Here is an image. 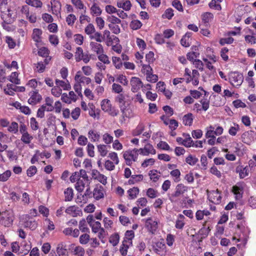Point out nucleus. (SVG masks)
<instances>
[{"label":"nucleus","mask_w":256,"mask_h":256,"mask_svg":"<svg viewBox=\"0 0 256 256\" xmlns=\"http://www.w3.org/2000/svg\"><path fill=\"white\" fill-rule=\"evenodd\" d=\"M250 168V166H246L240 171V178H244L248 176Z\"/></svg>","instance_id":"e2e57ef3"},{"label":"nucleus","mask_w":256,"mask_h":256,"mask_svg":"<svg viewBox=\"0 0 256 256\" xmlns=\"http://www.w3.org/2000/svg\"><path fill=\"white\" fill-rule=\"evenodd\" d=\"M186 162L188 164H189L191 166H194L198 162V158H196L195 156H192V155H189L186 158Z\"/></svg>","instance_id":"49530a36"},{"label":"nucleus","mask_w":256,"mask_h":256,"mask_svg":"<svg viewBox=\"0 0 256 256\" xmlns=\"http://www.w3.org/2000/svg\"><path fill=\"white\" fill-rule=\"evenodd\" d=\"M128 194L129 199H134L139 193V188L138 187H134L128 190Z\"/></svg>","instance_id":"a878e982"},{"label":"nucleus","mask_w":256,"mask_h":256,"mask_svg":"<svg viewBox=\"0 0 256 256\" xmlns=\"http://www.w3.org/2000/svg\"><path fill=\"white\" fill-rule=\"evenodd\" d=\"M79 228L82 232H89L90 230L87 227L85 219L82 220L79 222Z\"/></svg>","instance_id":"a19ab883"},{"label":"nucleus","mask_w":256,"mask_h":256,"mask_svg":"<svg viewBox=\"0 0 256 256\" xmlns=\"http://www.w3.org/2000/svg\"><path fill=\"white\" fill-rule=\"evenodd\" d=\"M98 149L102 156L104 157L106 155L108 150H106V145L99 144L98 146Z\"/></svg>","instance_id":"603ef678"},{"label":"nucleus","mask_w":256,"mask_h":256,"mask_svg":"<svg viewBox=\"0 0 256 256\" xmlns=\"http://www.w3.org/2000/svg\"><path fill=\"white\" fill-rule=\"evenodd\" d=\"M42 34V32L40 29L34 28L33 30L32 38L34 41L38 42L40 40V36Z\"/></svg>","instance_id":"c85d7f7f"},{"label":"nucleus","mask_w":256,"mask_h":256,"mask_svg":"<svg viewBox=\"0 0 256 256\" xmlns=\"http://www.w3.org/2000/svg\"><path fill=\"white\" fill-rule=\"evenodd\" d=\"M74 80L76 82L80 83L86 82L88 84L91 82V79L90 78L82 76V72L80 71H78L76 72L74 76Z\"/></svg>","instance_id":"dca6fc26"},{"label":"nucleus","mask_w":256,"mask_h":256,"mask_svg":"<svg viewBox=\"0 0 256 256\" xmlns=\"http://www.w3.org/2000/svg\"><path fill=\"white\" fill-rule=\"evenodd\" d=\"M52 4V14L56 15L58 17L60 16V10L62 5L60 2L57 0H52L50 2Z\"/></svg>","instance_id":"9b49d317"},{"label":"nucleus","mask_w":256,"mask_h":256,"mask_svg":"<svg viewBox=\"0 0 256 256\" xmlns=\"http://www.w3.org/2000/svg\"><path fill=\"white\" fill-rule=\"evenodd\" d=\"M49 53V50L46 47L40 48L38 51V54L44 58L48 57Z\"/></svg>","instance_id":"3c124183"},{"label":"nucleus","mask_w":256,"mask_h":256,"mask_svg":"<svg viewBox=\"0 0 256 256\" xmlns=\"http://www.w3.org/2000/svg\"><path fill=\"white\" fill-rule=\"evenodd\" d=\"M24 226L34 230L37 227V224L34 220H27L24 222Z\"/></svg>","instance_id":"ea45409f"},{"label":"nucleus","mask_w":256,"mask_h":256,"mask_svg":"<svg viewBox=\"0 0 256 256\" xmlns=\"http://www.w3.org/2000/svg\"><path fill=\"white\" fill-rule=\"evenodd\" d=\"M18 125L16 122H12L8 128V130L10 132L16 134L18 132Z\"/></svg>","instance_id":"bf43d9fd"},{"label":"nucleus","mask_w":256,"mask_h":256,"mask_svg":"<svg viewBox=\"0 0 256 256\" xmlns=\"http://www.w3.org/2000/svg\"><path fill=\"white\" fill-rule=\"evenodd\" d=\"M66 212L73 217L77 216L80 214H82V211L79 210V208L76 206H69L66 210Z\"/></svg>","instance_id":"f3484780"},{"label":"nucleus","mask_w":256,"mask_h":256,"mask_svg":"<svg viewBox=\"0 0 256 256\" xmlns=\"http://www.w3.org/2000/svg\"><path fill=\"white\" fill-rule=\"evenodd\" d=\"M85 186V184L84 180L80 178H78L75 185L76 189L78 192H82L83 191Z\"/></svg>","instance_id":"4c0bfd02"},{"label":"nucleus","mask_w":256,"mask_h":256,"mask_svg":"<svg viewBox=\"0 0 256 256\" xmlns=\"http://www.w3.org/2000/svg\"><path fill=\"white\" fill-rule=\"evenodd\" d=\"M192 33L190 32H186L180 40L181 44L184 47H188L190 44V36Z\"/></svg>","instance_id":"412c9836"},{"label":"nucleus","mask_w":256,"mask_h":256,"mask_svg":"<svg viewBox=\"0 0 256 256\" xmlns=\"http://www.w3.org/2000/svg\"><path fill=\"white\" fill-rule=\"evenodd\" d=\"M90 240V236L87 234L81 235L80 237V242L81 244H86Z\"/></svg>","instance_id":"0e129e2a"},{"label":"nucleus","mask_w":256,"mask_h":256,"mask_svg":"<svg viewBox=\"0 0 256 256\" xmlns=\"http://www.w3.org/2000/svg\"><path fill=\"white\" fill-rule=\"evenodd\" d=\"M14 221V216L12 212L4 211L0 216V224L5 227H10Z\"/></svg>","instance_id":"f03ea898"},{"label":"nucleus","mask_w":256,"mask_h":256,"mask_svg":"<svg viewBox=\"0 0 256 256\" xmlns=\"http://www.w3.org/2000/svg\"><path fill=\"white\" fill-rule=\"evenodd\" d=\"M243 80L242 74L238 72H232L228 74V80L234 86H240L243 82Z\"/></svg>","instance_id":"7ed1b4c3"},{"label":"nucleus","mask_w":256,"mask_h":256,"mask_svg":"<svg viewBox=\"0 0 256 256\" xmlns=\"http://www.w3.org/2000/svg\"><path fill=\"white\" fill-rule=\"evenodd\" d=\"M26 3L36 8H41L42 5V3L40 0H26Z\"/></svg>","instance_id":"2f4dec72"},{"label":"nucleus","mask_w":256,"mask_h":256,"mask_svg":"<svg viewBox=\"0 0 256 256\" xmlns=\"http://www.w3.org/2000/svg\"><path fill=\"white\" fill-rule=\"evenodd\" d=\"M83 50L82 48L78 47L76 48V52L75 53V58L77 62L82 60V57L84 54Z\"/></svg>","instance_id":"37998d69"},{"label":"nucleus","mask_w":256,"mask_h":256,"mask_svg":"<svg viewBox=\"0 0 256 256\" xmlns=\"http://www.w3.org/2000/svg\"><path fill=\"white\" fill-rule=\"evenodd\" d=\"M80 108H76L72 110L71 112L72 117L74 120H76L80 116Z\"/></svg>","instance_id":"338daca9"},{"label":"nucleus","mask_w":256,"mask_h":256,"mask_svg":"<svg viewBox=\"0 0 256 256\" xmlns=\"http://www.w3.org/2000/svg\"><path fill=\"white\" fill-rule=\"evenodd\" d=\"M90 226L92 228V232L96 234L102 228L101 224L99 222H95L93 224H90Z\"/></svg>","instance_id":"a18cd8bd"},{"label":"nucleus","mask_w":256,"mask_h":256,"mask_svg":"<svg viewBox=\"0 0 256 256\" xmlns=\"http://www.w3.org/2000/svg\"><path fill=\"white\" fill-rule=\"evenodd\" d=\"M117 6L119 8H122L123 10L128 11L130 10L132 4L130 0H127L124 2H117Z\"/></svg>","instance_id":"b1692460"},{"label":"nucleus","mask_w":256,"mask_h":256,"mask_svg":"<svg viewBox=\"0 0 256 256\" xmlns=\"http://www.w3.org/2000/svg\"><path fill=\"white\" fill-rule=\"evenodd\" d=\"M194 116L192 113L185 114L182 118L183 124L185 126H190L192 124Z\"/></svg>","instance_id":"5701e85b"},{"label":"nucleus","mask_w":256,"mask_h":256,"mask_svg":"<svg viewBox=\"0 0 256 256\" xmlns=\"http://www.w3.org/2000/svg\"><path fill=\"white\" fill-rule=\"evenodd\" d=\"M138 152L144 156H147L149 154H154L156 153V150L150 144H146L144 148L138 149Z\"/></svg>","instance_id":"4468645a"},{"label":"nucleus","mask_w":256,"mask_h":256,"mask_svg":"<svg viewBox=\"0 0 256 256\" xmlns=\"http://www.w3.org/2000/svg\"><path fill=\"white\" fill-rule=\"evenodd\" d=\"M188 187L182 184H178L176 187V191L168 194V198L172 202H178V198L181 195H182L185 192H187Z\"/></svg>","instance_id":"f257e3e1"},{"label":"nucleus","mask_w":256,"mask_h":256,"mask_svg":"<svg viewBox=\"0 0 256 256\" xmlns=\"http://www.w3.org/2000/svg\"><path fill=\"white\" fill-rule=\"evenodd\" d=\"M91 50L99 55L104 52L103 46L98 42H91L90 44Z\"/></svg>","instance_id":"9d476101"},{"label":"nucleus","mask_w":256,"mask_h":256,"mask_svg":"<svg viewBox=\"0 0 256 256\" xmlns=\"http://www.w3.org/2000/svg\"><path fill=\"white\" fill-rule=\"evenodd\" d=\"M174 14L173 10L172 8H168L165 10L164 14L162 15V17L170 20L174 16Z\"/></svg>","instance_id":"052dcab7"},{"label":"nucleus","mask_w":256,"mask_h":256,"mask_svg":"<svg viewBox=\"0 0 256 256\" xmlns=\"http://www.w3.org/2000/svg\"><path fill=\"white\" fill-rule=\"evenodd\" d=\"M134 237V232L132 230H127L125 233L124 239L128 243H132L131 240Z\"/></svg>","instance_id":"69168bd1"},{"label":"nucleus","mask_w":256,"mask_h":256,"mask_svg":"<svg viewBox=\"0 0 256 256\" xmlns=\"http://www.w3.org/2000/svg\"><path fill=\"white\" fill-rule=\"evenodd\" d=\"M72 252L74 255L80 256L84 254V248L82 246H77L74 248Z\"/></svg>","instance_id":"09e8293b"},{"label":"nucleus","mask_w":256,"mask_h":256,"mask_svg":"<svg viewBox=\"0 0 256 256\" xmlns=\"http://www.w3.org/2000/svg\"><path fill=\"white\" fill-rule=\"evenodd\" d=\"M71 2L78 9L82 10L84 8L86 9L81 0H71Z\"/></svg>","instance_id":"13d9d810"},{"label":"nucleus","mask_w":256,"mask_h":256,"mask_svg":"<svg viewBox=\"0 0 256 256\" xmlns=\"http://www.w3.org/2000/svg\"><path fill=\"white\" fill-rule=\"evenodd\" d=\"M240 126L238 124L234 123L233 126H231L228 130V134L232 136L236 134L237 132L240 130Z\"/></svg>","instance_id":"f704fd0d"},{"label":"nucleus","mask_w":256,"mask_h":256,"mask_svg":"<svg viewBox=\"0 0 256 256\" xmlns=\"http://www.w3.org/2000/svg\"><path fill=\"white\" fill-rule=\"evenodd\" d=\"M56 252L58 256H68V252L66 246L62 243L58 244L56 246Z\"/></svg>","instance_id":"6ab92c4d"},{"label":"nucleus","mask_w":256,"mask_h":256,"mask_svg":"<svg viewBox=\"0 0 256 256\" xmlns=\"http://www.w3.org/2000/svg\"><path fill=\"white\" fill-rule=\"evenodd\" d=\"M145 226L148 232L154 234L158 228V223L152 218H149L146 220Z\"/></svg>","instance_id":"6e6552de"},{"label":"nucleus","mask_w":256,"mask_h":256,"mask_svg":"<svg viewBox=\"0 0 256 256\" xmlns=\"http://www.w3.org/2000/svg\"><path fill=\"white\" fill-rule=\"evenodd\" d=\"M91 14L94 16H100L102 14V10L97 4L94 2L90 8Z\"/></svg>","instance_id":"7c9ffc66"},{"label":"nucleus","mask_w":256,"mask_h":256,"mask_svg":"<svg viewBox=\"0 0 256 256\" xmlns=\"http://www.w3.org/2000/svg\"><path fill=\"white\" fill-rule=\"evenodd\" d=\"M33 139L32 136L28 132L22 134L20 140L25 144H30Z\"/></svg>","instance_id":"473e14b6"},{"label":"nucleus","mask_w":256,"mask_h":256,"mask_svg":"<svg viewBox=\"0 0 256 256\" xmlns=\"http://www.w3.org/2000/svg\"><path fill=\"white\" fill-rule=\"evenodd\" d=\"M208 198L209 200L214 204H218L221 202L222 196L218 190L210 192Z\"/></svg>","instance_id":"0eeeda50"},{"label":"nucleus","mask_w":256,"mask_h":256,"mask_svg":"<svg viewBox=\"0 0 256 256\" xmlns=\"http://www.w3.org/2000/svg\"><path fill=\"white\" fill-rule=\"evenodd\" d=\"M214 15L211 12H206L202 15V19L204 24H208L213 19Z\"/></svg>","instance_id":"bb28decb"},{"label":"nucleus","mask_w":256,"mask_h":256,"mask_svg":"<svg viewBox=\"0 0 256 256\" xmlns=\"http://www.w3.org/2000/svg\"><path fill=\"white\" fill-rule=\"evenodd\" d=\"M132 91L134 92H137L143 86V84L138 78L132 77L130 80Z\"/></svg>","instance_id":"1a4fd4ad"},{"label":"nucleus","mask_w":256,"mask_h":256,"mask_svg":"<svg viewBox=\"0 0 256 256\" xmlns=\"http://www.w3.org/2000/svg\"><path fill=\"white\" fill-rule=\"evenodd\" d=\"M110 24H116L121 22V20L114 16H108L107 18Z\"/></svg>","instance_id":"5fc2aeb1"},{"label":"nucleus","mask_w":256,"mask_h":256,"mask_svg":"<svg viewBox=\"0 0 256 256\" xmlns=\"http://www.w3.org/2000/svg\"><path fill=\"white\" fill-rule=\"evenodd\" d=\"M10 12V9H7L6 12L1 13L0 17L4 24H10L12 22V14Z\"/></svg>","instance_id":"a211bd4d"},{"label":"nucleus","mask_w":256,"mask_h":256,"mask_svg":"<svg viewBox=\"0 0 256 256\" xmlns=\"http://www.w3.org/2000/svg\"><path fill=\"white\" fill-rule=\"evenodd\" d=\"M144 176L142 174L132 175L131 178L128 180V183L130 184H134L136 182L142 181Z\"/></svg>","instance_id":"cd10ccee"},{"label":"nucleus","mask_w":256,"mask_h":256,"mask_svg":"<svg viewBox=\"0 0 256 256\" xmlns=\"http://www.w3.org/2000/svg\"><path fill=\"white\" fill-rule=\"evenodd\" d=\"M142 22L138 20H132L130 24V28L133 30L140 29L142 26Z\"/></svg>","instance_id":"c9c22d12"},{"label":"nucleus","mask_w":256,"mask_h":256,"mask_svg":"<svg viewBox=\"0 0 256 256\" xmlns=\"http://www.w3.org/2000/svg\"><path fill=\"white\" fill-rule=\"evenodd\" d=\"M56 84L57 86V87H61L64 90H69L70 89L71 86L68 82L67 81V82L58 80H56Z\"/></svg>","instance_id":"393cba45"},{"label":"nucleus","mask_w":256,"mask_h":256,"mask_svg":"<svg viewBox=\"0 0 256 256\" xmlns=\"http://www.w3.org/2000/svg\"><path fill=\"white\" fill-rule=\"evenodd\" d=\"M101 107L104 111L108 112L111 116H115L118 114V110L116 109L114 107H112L110 100L108 99L102 100Z\"/></svg>","instance_id":"20e7f679"},{"label":"nucleus","mask_w":256,"mask_h":256,"mask_svg":"<svg viewBox=\"0 0 256 256\" xmlns=\"http://www.w3.org/2000/svg\"><path fill=\"white\" fill-rule=\"evenodd\" d=\"M142 72L143 74H146V76L152 72V69L149 64H142Z\"/></svg>","instance_id":"4d7b16f0"},{"label":"nucleus","mask_w":256,"mask_h":256,"mask_svg":"<svg viewBox=\"0 0 256 256\" xmlns=\"http://www.w3.org/2000/svg\"><path fill=\"white\" fill-rule=\"evenodd\" d=\"M88 136L92 142H98L100 138V134L95 130H90L88 132Z\"/></svg>","instance_id":"4be33fe9"},{"label":"nucleus","mask_w":256,"mask_h":256,"mask_svg":"<svg viewBox=\"0 0 256 256\" xmlns=\"http://www.w3.org/2000/svg\"><path fill=\"white\" fill-rule=\"evenodd\" d=\"M153 250L160 256H164L167 252L166 247L162 242H158L152 246Z\"/></svg>","instance_id":"423d86ee"},{"label":"nucleus","mask_w":256,"mask_h":256,"mask_svg":"<svg viewBox=\"0 0 256 256\" xmlns=\"http://www.w3.org/2000/svg\"><path fill=\"white\" fill-rule=\"evenodd\" d=\"M76 20V16L73 14H70L66 18V22L68 25L72 26Z\"/></svg>","instance_id":"774afa93"},{"label":"nucleus","mask_w":256,"mask_h":256,"mask_svg":"<svg viewBox=\"0 0 256 256\" xmlns=\"http://www.w3.org/2000/svg\"><path fill=\"white\" fill-rule=\"evenodd\" d=\"M30 126L32 130H36L38 129V124L34 118L30 119Z\"/></svg>","instance_id":"680f3d73"},{"label":"nucleus","mask_w":256,"mask_h":256,"mask_svg":"<svg viewBox=\"0 0 256 256\" xmlns=\"http://www.w3.org/2000/svg\"><path fill=\"white\" fill-rule=\"evenodd\" d=\"M10 80L16 84L20 83V80L18 78V74L16 72H12L10 76Z\"/></svg>","instance_id":"de8ad7c7"},{"label":"nucleus","mask_w":256,"mask_h":256,"mask_svg":"<svg viewBox=\"0 0 256 256\" xmlns=\"http://www.w3.org/2000/svg\"><path fill=\"white\" fill-rule=\"evenodd\" d=\"M6 42L8 44V48L10 49L14 48L16 46V42L10 36H6Z\"/></svg>","instance_id":"6e6d98bb"},{"label":"nucleus","mask_w":256,"mask_h":256,"mask_svg":"<svg viewBox=\"0 0 256 256\" xmlns=\"http://www.w3.org/2000/svg\"><path fill=\"white\" fill-rule=\"evenodd\" d=\"M127 242V240L124 239L120 249V252L123 256H125L127 254L128 249V246L126 244Z\"/></svg>","instance_id":"e433bc0d"},{"label":"nucleus","mask_w":256,"mask_h":256,"mask_svg":"<svg viewBox=\"0 0 256 256\" xmlns=\"http://www.w3.org/2000/svg\"><path fill=\"white\" fill-rule=\"evenodd\" d=\"M91 39H94L98 42H101L104 41V37L102 34L99 32H96L92 36H90Z\"/></svg>","instance_id":"864d4df0"},{"label":"nucleus","mask_w":256,"mask_h":256,"mask_svg":"<svg viewBox=\"0 0 256 256\" xmlns=\"http://www.w3.org/2000/svg\"><path fill=\"white\" fill-rule=\"evenodd\" d=\"M138 156V149L128 150L124 152L123 156L126 161V164L130 166L132 161H136Z\"/></svg>","instance_id":"39448f33"},{"label":"nucleus","mask_w":256,"mask_h":256,"mask_svg":"<svg viewBox=\"0 0 256 256\" xmlns=\"http://www.w3.org/2000/svg\"><path fill=\"white\" fill-rule=\"evenodd\" d=\"M232 191L235 195L236 200H240L242 198L243 188L242 186L238 185L234 186L232 187Z\"/></svg>","instance_id":"aec40b11"},{"label":"nucleus","mask_w":256,"mask_h":256,"mask_svg":"<svg viewBox=\"0 0 256 256\" xmlns=\"http://www.w3.org/2000/svg\"><path fill=\"white\" fill-rule=\"evenodd\" d=\"M125 99L126 98L124 95L122 94H119L116 97V101L120 104V109L121 112L124 116L125 115L124 110L126 108V106H125Z\"/></svg>","instance_id":"ddd939ff"},{"label":"nucleus","mask_w":256,"mask_h":256,"mask_svg":"<svg viewBox=\"0 0 256 256\" xmlns=\"http://www.w3.org/2000/svg\"><path fill=\"white\" fill-rule=\"evenodd\" d=\"M30 97L28 100V102L30 104H35L40 102L42 100V96L40 94H38V92L32 91L30 92Z\"/></svg>","instance_id":"2eb2a0df"},{"label":"nucleus","mask_w":256,"mask_h":256,"mask_svg":"<svg viewBox=\"0 0 256 256\" xmlns=\"http://www.w3.org/2000/svg\"><path fill=\"white\" fill-rule=\"evenodd\" d=\"M11 174L12 172L10 170H7L4 173L0 174V181L3 182L7 181Z\"/></svg>","instance_id":"79ce46f5"},{"label":"nucleus","mask_w":256,"mask_h":256,"mask_svg":"<svg viewBox=\"0 0 256 256\" xmlns=\"http://www.w3.org/2000/svg\"><path fill=\"white\" fill-rule=\"evenodd\" d=\"M66 201H70L74 196L73 190L72 188H66L64 192Z\"/></svg>","instance_id":"72a5a7b5"},{"label":"nucleus","mask_w":256,"mask_h":256,"mask_svg":"<svg viewBox=\"0 0 256 256\" xmlns=\"http://www.w3.org/2000/svg\"><path fill=\"white\" fill-rule=\"evenodd\" d=\"M94 198L99 200L104 197V188L100 185H96L93 191Z\"/></svg>","instance_id":"f8f14e48"},{"label":"nucleus","mask_w":256,"mask_h":256,"mask_svg":"<svg viewBox=\"0 0 256 256\" xmlns=\"http://www.w3.org/2000/svg\"><path fill=\"white\" fill-rule=\"evenodd\" d=\"M144 128V126L142 123H140L137 126L136 128L134 130L133 134L138 136L140 134Z\"/></svg>","instance_id":"8fccbe9b"},{"label":"nucleus","mask_w":256,"mask_h":256,"mask_svg":"<svg viewBox=\"0 0 256 256\" xmlns=\"http://www.w3.org/2000/svg\"><path fill=\"white\" fill-rule=\"evenodd\" d=\"M120 240V236L118 233L111 235L109 238V242L114 246H116Z\"/></svg>","instance_id":"c756f323"},{"label":"nucleus","mask_w":256,"mask_h":256,"mask_svg":"<svg viewBox=\"0 0 256 256\" xmlns=\"http://www.w3.org/2000/svg\"><path fill=\"white\" fill-rule=\"evenodd\" d=\"M112 60L113 64L116 68L120 69L122 68V63L121 58L116 56H113L112 58Z\"/></svg>","instance_id":"c03bdc74"},{"label":"nucleus","mask_w":256,"mask_h":256,"mask_svg":"<svg viewBox=\"0 0 256 256\" xmlns=\"http://www.w3.org/2000/svg\"><path fill=\"white\" fill-rule=\"evenodd\" d=\"M108 234L106 231L102 228L98 232V238L102 243L105 242V238Z\"/></svg>","instance_id":"58836bf2"}]
</instances>
